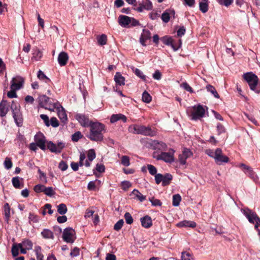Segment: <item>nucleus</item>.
<instances>
[{"label":"nucleus","mask_w":260,"mask_h":260,"mask_svg":"<svg viewBox=\"0 0 260 260\" xmlns=\"http://www.w3.org/2000/svg\"><path fill=\"white\" fill-rule=\"evenodd\" d=\"M29 222H38L39 221V217L36 215H35L32 213H29Z\"/></svg>","instance_id":"nucleus-61"},{"label":"nucleus","mask_w":260,"mask_h":260,"mask_svg":"<svg viewBox=\"0 0 260 260\" xmlns=\"http://www.w3.org/2000/svg\"><path fill=\"white\" fill-rule=\"evenodd\" d=\"M24 79L20 76L14 77L11 81V89L19 90L22 87Z\"/></svg>","instance_id":"nucleus-15"},{"label":"nucleus","mask_w":260,"mask_h":260,"mask_svg":"<svg viewBox=\"0 0 260 260\" xmlns=\"http://www.w3.org/2000/svg\"><path fill=\"white\" fill-rule=\"evenodd\" d=\"M121 164L124 166L128 167L130 165L129 158L127 156H122L121 157Z\"/></svg>","instance_id":"nucleus-50"},{"label":"nucleus","mask_w":260,"mask_h":260,"mask_svg":"<svg viewBox=\"0 0 260 260\" xmlns=\"http://www.w3.org/2000/svg\"><path fill=\"white\" fill-rule=\"evenodd\" d=\"M142 100L146 103H149L152 100V98L147 91H144L142 94Z\"/></svg>","instance_id":"nucleus-44"},{"label":"nucleus","mask_w":260,"mask_h":260,"mask_svg":"<svg viewBox=\"0 0 260 260\" xmlns=\"http://www.w3.org/2000/svg\"><path fill=\"white\" fill-rule=\"evenodd\" d=\"M208 1H203L199 3L200 10L203 13H206L208 11Z\"/></svg>","instance_id":"nucleus-34"},{"label":"nucleus","mask_w":260,"mask_h":260,"mask_svg":"<svg viewBox=\"0 0 260 260\" xmlns=\"http://www.w3.org/2000/svg\"><path fill=\"white\" fill-rule=\"evenodd\" d=\"M46 186L42 185V184H38L35 186L34 187V190L36 192L39 193V192H44L45 191Z\"/></svg>","instance_id":"nucleus-48"},{"label":"nucleus","mask_w":260,"mask_h":260,"mask_svg":"<svg viewBox=\"0 0 260 260\" xmlns=\"http://www.w3.org/2000/svg\"><path fill=\"white\" fill-rule=\"evenodd\" d=\"M38 99L39 105L41 107L51 111H54L55 108L58 107V106H59V104L57 102L52 103L50 101V99L45 95L39 96Z\"/></svg>","instance_id":"nucleus-6"},{"label":"nucleus","mask_w":260,"mask_h":260,"mask_svg":"<svg viewBox=\"0 0 260 260\" xmlns=\"http://www.w3.org/2000/svg\"><path fill=\"white\" fill-rule=\"evenodd\" d=\"M35 251L37 255V260H44V256L41 253V248L40 247H36Z\"/></svg>","instance_id":"nucleus-51"},{"label":"nucleus","mask_w":260,"mask_h":260,"mask_svg":"<svg viewBox=\"0 0 260 260\" xmlns=\"http://www.w3.org/2000/svg\"><path fill=\"white\" fill-rule=\"evenodd\" d=\"M20 247L18 245H14L12 248V253L14 256H16L19 254V249Z\"/></svg>","instance_id":"nucleus-55"},{"label":"nucleus","mask_w":260,"mask_h":260,"mask_svg":"<svg viewBox=\"0 0 260 260\" xmlns=\"http://www.w3.org/2000/svg\"><path fill=\"white\" fill-rule=\"evenodd\" d=\"M118 22L120 25L127 28L140 25L139 21L134 18L125 15H120L118 17Z\"/></svg>","instance_id":"nucleus-4"},{"label":"nucleus","mask_w":260,"mask_h":260,"mask_svg":"<svg viewBox=\"0 0 260 260\" xmlns=\"http://www.w3.org/2000/svg\"><path fill=\"white\" fill-rule=\"evenodd\" d=\"M95 152L93 149H91L88 151L87 156L88 159L85 161V166L86 167H89L90 166L89 161H92L95 158Z\"/></svg>","instance_id":"nucleus-25"},{"label":"nucleus","mask_w":260,"mask_h":260,"mask_svg":"<svg viewBox=\"0 0 260 260\" xmlns=\"http://www.w3.org/2000/svg\"><path fill=\"white\" fill-rule=\"evenodd\" d=\"M121 120L123 122L126 121V117L125 115L121 114H113L110 118V122L115 123L118 120Z\"/></svg>","instance_id":"nucleus-27"},{"label":"nucleus","mask_w":260,"mask_h":260,"mask_svg":"<svg viewBox=\"0 0 260 260\" xmlns=\"http://www.w3.org/2000/svg\"><path fill=\"white\" fill-rule=\"evenodd\" d=\"M76 119L84 127L89 126L90 124L92 123V122L89 120L87 116L82 114H77L76 115Z\"/></svg>","instance_id":"nucleus-16"},{"label":"nucleus","mask_w":260,"mask_h":260,"mask_svg":"<svg viewBox=\"0 0 260 260\" xmlns=\"http://www.w3.org/2000/svg\"><path fill=\"white\" fill-rule=\"evenodd\" d=\"M162 43L168 46H171L174 51L177 50V47L173 42V40L171 37L165 36L161 38Z\"/></svg>","instance_id":"nucleus-23"},{"label":"nucleus","mask_w":260,"mask_h":260,"mask_svg":"<svg viewBox=\"0 0 260 260\" xmlns=\"http://www.w3.org/2000/svg\"><path fill=\"white\" fill-rule=\"evenodd\" d=\"M206 89L208 92H210L211 93H212L215 98L217 99L219 98L220 96L219 94L217 92L215 88L212 85H207L206 86Z\"/></svg>","instance_id":"nucleus-35"},{"label":"nucleus","mask_w":260,"mask_h":260,"mask_svg":"<svg viewBox=\"0 0 260 260\" xmlns=\"http://www.w3.org/2000/svg\"><path fill=\"white\" fill-rule=\"evenodd\" d=\"M82 136L81 133L80 132H77L72 135V139L73 141L77 142Z\"/></svg>","instance_id":"nucleus-57"},{"label":"nucleus","mask_w":260,"mask_h":260,"mask_svg":"<svg viewBox=\"0 0 260 260\" xmlns=\"http://www.w3.org/2000/svg\"><path fill=\"white\" fill-rule=\"evenodd\" d=\"M150 146L153 149L160 151L166 150L167 148V145L165 143L156 140L151 141L150 142Z\"/></svg>","instance_id":"nucleus-18"},{"label":"nucleus","mask_w":260,"mask_h":260,"mask_svg":"<svg viewBox=\"0 0 260 260\" xmlns=\"http://www.w3.org/2000/svg\"><path fill=\"white\" fill-rule=\"evenodd\" d=\"M132 196L134 197V198L139 200L141 202H143L146 199V197L143 196L140 193L137 189H134L132 192Z\"/></svg>","instance_id":"nucleus-31"},{"label":"nucleus","mask_w":260,"mask_h":260,"mask_svg":"<svg viewBox=\"0 0 260 260\" xmlns=\"http://www.w3.org/2000/svg\"><path fill=\"white\" fill-rule=\"evenodd\" d=\"M44 193L49 197H51L55 194V192L52 187H46Z\"/></svg>","instance_id":"nucleus-47"},{"label":"nucleus","mask_w":260,"mask_h":260,"mask_svg":"<svg viewBox=\"0 0 260 260\" xmlns=\"http://www.w3.org/2000/svg\"><path fill=\"white\" fill-rule=\"evenodd\" d=\"M124 218L126 223L131 224L133 222V218L129 212H126L124 214Z\"/></svg>","instance_id":"nucleus-49"},{"label":"nucleus","mask_w":260,"mask_h":260,"mask_svg":"<svg viewBox=\"0 0 260 260\" xmlns=\"http://www.w3.org/2000/svg\"><path fill=\"white\" fill-rule=\"evenodd\" d=\"M181 200V197L180 194H176L173 196L172 204L174 206L177 207L179 206Z\"/></svg>","instance_id":"nucleus-38"},{"label":"nucleus","mask_w":260,"mask_h":260,"mask_svg":"<svg viewBox=\"0 0 260 260\" xmlns=\"http://www.w3.org/2000/svg\"><path fill=\"white\" fill-rule=\"evenodd\" d=\"M114 80L117 85L121 86L125 84V78L119 72L116 73Z\"/></svg>","instance_id":"nucleus-28"},{"label":"nucleus","mask_w":260,"mask_h":260,"mask_svg":"<svg viewBox=\"0 0 260 260\" xmlns=\"http://www.w3.org/2000/svg\"><path fill=\"white\" fill-rule=\"evenodd\" d=\"M55 109H57L58 116L62 122H65L67 121L68 119L67 115L63 107L59 105L58 107L55 108Z\"/></svg>","instance_id":"nucleus-24"},{"label":"nucleus","mask_w":260,"mask_h":260,"mask_svg":"<svg viewBox=\"0 0 260 260\" xmlns=\"http://www.w3.org/2000/svg\"><path fill=\"white\" fill-rule=\"evenodd\" d=\"M42 57V52L38 48L34 49L32 53V60L38 61L41 59Z\"/></svg>","instance_id":"nucleus-32"},{"label":"nucleus","mask_w":260,"mask_h":260,"mask_svg":"<svg viewBox=\"0 0 260 260\" xmlns=\"http://www.w3.org/2000/svg\"><path fill=\"white\" fill-rule=\"evenodd\" d=\"M9 111V105L7 101H2L0 103V116L4 117Z\"/></svg>","instance_id":"nucleus-26"},{"label":"nucleus","mask_w":260,"mask_h":260,"mask_svg":"<svg viewBox=\"0 0 260 260\" xmlns=\"http://www.w3.org/2000/svg\"><path fill=\"white\" fill-rule=\"evenodd\" d=\"M62 238L67 243H73L76 238L75 231L71 228L65 229L63 232Z\"/></svg>","instance_id":"nucleus-10"},{"label":"nucleus","mask_w":260,"mask_h":260,"mask_svg":"<svg viewBox=\"0 0 260 260\" xmlns=\"http://www.w3.org/2000/svg\"><path fill=\"white\" fill-rule=\"evenodd\" d=\"M133 70L138 77H139V78H140L141 79L144 81L146 80V77L145 75L143 74V72L141 70H140L138 69L134 68L133 69Z\"/></svg>","instance_id":"nucleus-43"},{"label":"nucleus","mask_w":260,"mask_h":260,"mask_svg":"<svg viewBox=\"0 0 260 260\" xmlns=\"http://www.w3.org/2000/svg\"><path fill=\"white\" fill-rule=\"evenodd\" d=\"M147 168L149 173L152 175H155L157 173L156 168L152 165H148Z\"/></svg>","instance_id":"nucleus-53"},{"label":"nucleus","mask_w":260,"mask_h":260,"mask_svg":"<svg viewBox=\"0 0 260 260\" xmlns=\"http://www.w3.org/2000/svg\"><path fill=\"white\" fill-rule=\"evenodd\" d=\"M181 86L183 87L185 90L187 91H189L190 93L193 92V90L192 88L186 83L184 82L181 85Z\"/></svg>","instance_id":"nucleus-63"},{"label":"nucleus","mask_w":260,"mask_h":260,"mask_svg":"<svg viewBox=\"0 0 260 260\" xmlns=\"http://www.w3.org/2000/svg\"><path fill=\"white\" fill-rule=\"evenodd\" d=\"M172 179V175L170 174H166L165 176H163L162 185L166 186L168 185Z\"/></svg>","instance_id":"nucleus-41"},{"label":"nucleus","mask_w":260,"mask_h":260,"mask_svg":"<svg viewBox=\"0 0 260 260\" xmlns=\"http://www.w3.org/2000/svg\"><path fill=\"white\" fill-rule=\"evenodd\" d=\"M67 207L64 204H60L57 206V212L61 215H63L67 212Z\"/></svg>","instance_id":"nucleus-39"},{"label":"nucleus","mask_w":260,"mask_h":260,"mask_svg":"<svg viewBox=\"0 0 260 260\" xmlns=\"http://www.w3.org/2000/svg\"><path fill=\"white\" fill-rule=\"evenodd\" d=\"M121 188L123 190H126L132 186V184L129 181H124L121 182Z\"/></svg>","instance_id":"nucleus-60"},{"label":"nucleus","mask_w":260,"mask_h":260,"mask_svg":"<svg viewBox=\"0 0 260 260\" xmlns=\"http://www.w3.org/2000/svg\"><path fill=\"white\" fill-rule=\"evenodd\" d=\"M178 227H190L195 228L196 223L194 221L183 220L177 224Z\"/></svg>","instance_id":"nucleus-30"},{"label":"nucleus","mask_w":260,"mask_h":260,"mask_svg":"<svg viewBox=\"0 0 260 260\" xmlns=\"http://www.w3.org/2000/svg\"><path fill=\"white\" fill-rule=\"evenodd\" d=\"M163 175L161 174H156L155 175V180L156 183L159 184L161 182H162Z\"/></svg>","instance_id":"nucleus-64"},{"label":"nucleus","mask_w":260,"mask_h":260,"mask_svg":"<svg viewBox=\"0 0 260 260\" xmlns=\"http://www.w3.org/2000/svg\"><path fill=\"white\" fill-rule=\"evenodd\" d=\"M85 158H86L85 154L84 153H80L79 164H78L77 162H72L71 164V167L72 169L74 171H76L79 169V166L81 167V166H83V165H85L84 161Z\"/></svg>","instance_id":"nucleus-19"},{"label":"nucleus","mask_w":260,"mask_h":260,"mask_svg":"<svg viewBox=\"0 0 260 260\" xmlns=\"http://www.w3.org/2000/svg\"><path fill=\"white\" fill-rule=\"evenodd\" d=\"M47 146L51 152L59 153L61 152L62 149L64 147V144L62 142H58L57 144H55L50 141L47 143Z\"/></svg>","instance_id":"nucleus-11"},{"label":"nucleus","mask_w":260,"mask_h":260,"mask_svg":"<svg viewBox=\"0 0 260 260\" xmlns=\"http://www.w3.org/2000/svg\"><path fill=\"white\" fill-rule=\"evenodd\" d=\"M175 151L170 149L168 152H161L158 153L157 152H154L153 157L157 160H162L166 162H172L174 160V154Z\"/></svg>","instance_id":"nucleus-5"},{"label":"nucleus","mask_w":260,"mask_h":260,"mask_svg":"<svg viewBox=\"0 0 260 260\" xmlns=\"http://www.w3.org/2000/svg\"><path fill=\"white\" fill-rule=\"evenodd\" d=\"M5 168L7 169H10L12 167V162L11 158L10 157H6L4 162Z\"/></svg>","instance_id":"nucleus-45"},{"label":"nucleus","mask_w":260,"mask_h":260,"mask_svg":"<svg viewBox=\"0 0 260 260\" xmlns=\"http://www.w3.org/2000/svg\"><path fill=\"white\" fill-rule=\"evenodd\" d=\"M35 141L39 147L43 150L46 149L45 136L41 133H38L35 136Z\"/></svg>","instance_id":"nucleus-14"},{"label":"nucleus","mask_w":260,"mask_h":260,"mask_svg":"<svg viewBox=\"0 0 260 260\" xmlns=\"http://www.w3.org/2000/svg\"><path fill=\"white\" fill-rule=\"evenodd\" d=\"M130 132L137 134H141L145 136H154L156 135L157 132L155 128H151L149 126L144 125H133L129 127Z\"/></svg>","instance_id":"nucleus-2"},{"label":"nucleus","mask_w":260,"mask_h":260,"mask_svg":"<svg viewBox=\"0 0 260 260\" xmlns=\"http://www.w3.org/2000/svg\"><path fill=\"white\" fill-rule=\"evenodd\" d=\"M4 215L5 220L8 223L10 217V207L8 203H6L4 205Z\"/></svg>","instance_id":"nucleus-33"},{"label":"nucleus","mask_w":260,"mask_h":260,"mask_svg":"<svg viewBox=\"0 0 260 260\" xmlns=\"http://www.w3.org/2000/svg\"><path fill=\"white\" fill-rule=\"evenodd\" d=\"M151 38V33L149 30L147 29H144L143 30V32L141 34L140 38V42L142 45L143 46H145L146 41Z\"/></svg>","instance_id":"nucleus-20"},{"label":"nucleus","mask_w":260,"mask_h":260,"mask_svg":"<svg viewBox=\"0 0 260 260\" xmlns=\"http://www.w3.org/2000/svg\"><path fill=\"white\" fill-rule=\"evenodd\" d=\"M216 154L214 159L217 164L220 165L223 162H228L229 161V158L222 153L221 149H216Z\"/></svg>","instance_id":"nucleus-13"},{"label":"nucleus","mask_w":260,"mask_h":260,"mask_svg":"<svg viewBox=\"0 0 260 260\" xmlns=\"http://www.w3.org/2000/svg\"><path fill=\"white\" fill-rule=\"evenodd\" d=\"M192 152L188 148H184L182 153L178 156V160L181 165H184L186 164V159L192 155Z\"/></svg>","instance_id":"nucleus-12"},{"label":"nucleus","mask_w":260,"mask_h":260,"mask_svg":"<svg viewBox=\"0 0 260 260\" xmlns=\"http://www.w3.org/2000/svg\"><path fill=\"white\" fill-rule=\"evenodd\" d=\"M243 77L248 84L251 90L254 91L256 93L260 92V90L257 88L258 82V79L257 76L252 72H248L244 74Z\"/></svg>","instance_id":"nucleus-3"},{"label":"nucleus","mask_w":260,"mask_h":260,"mask_svg":"<svg viewBox=\"0 0 260 260\" xmlns=\"http://www.w3.org/2000/svg\"><path fill=\"white\" fill-rule=\"evenodd\" d=\"M181 260H194L191 254L185 251L181 253Z\"/></svg>","instance_id":"nucleus-46"},{"label":"nucleus","mask_w":260,"mask_h":260,"mask_svg":"<svg viewBox=\"0 0 260 260\" xmlns=\"http://www.w3.org/2000/svg\"><path fill=\"white\" fill-rule=\"evenodd\" d=\"M170 18L171 17H170L169 14L166 11L161 15V19L162 21L165 23L168 22Z\"/></svg>","instance_id":"nucleus-58"},{"label":"nucleus","mask_w":260,"mask_h":260,"mask_svg":"<svg viewBox=\"0 0 260 260\" xmlns=\"http://www.w3.org/2000/svg\"><path fill=\"white\" fill-rule=\"evenodd\" d=\"M153 78L157 80H159L161 79L162 77V74L158 70H156L152 75Z\"/></svg>","instance_id":"nucleus-62"},{"label":"nucleus","mask_w":260,"mask_h":260,"mask_svg":"<svg viewBox=\"0 0 260 260\" xmlns=\"http://www.w3.org/2000/svg\"><path fill=\"white\" fill-rule=\"evenodd\" d=\"M97 40L99 44L100 45H104L107 43V36L105 34H102L97 37Z\"/></svg>","instance_id":"nucleus-40"},{"label":"nucleus","mask_w":260,"mask_h":260,"mask_svg":"<svg viewBox=\"0 0 260 260\" xmlns=\"http://www.w3.org/2000/svg\"><path fill=\"white\" fill-rule=\"evenodd\" d=\"M41 235L45 239H52L54 238L53 233L49 230L44 229L42 232Z\"/></svg>","instance_id":"nucleus-36"},{"label":"nucleus","mask_w":260,"mask_h":260,"mask_svg":"<svg viewBox=\"0 0 260 260\" xmlns=\"http://www.w3.org/2000/svg\"><path fill=\"white\" fill-rule=\"evenodd\" d=\"M11 108L13 112V116L16 124L18 126H21L23 122V118L22 114L20 112V105L18 104L13 102Z\"/></svg>","instance_id":"nucleus-8"},{"label":"nucleus","mask_w":260,"mask_h":260,"mask_svg":"<svg viewBox=\"0 0 260 260\" xmlns=\"http://www.w3.org/2000/svg\"><path fill=\"white\" fill-rule=\"evenodd\" d=\"M140 221L142 226L145 228L148 229L152 225V220L151 218L148 215L142 217L140 219Z\"/></svg>","instance_id":"nucleus-21"},{"label":"nucleus","mask_w":260,"mask_h":260,"mask_svg":"<svg viewBox=\"0 0 260 260\" xmlns=\"http://www.w3.org/2000/svg\"><path fill=\"white\" fill-rule=\"evenodd\" d=\"M23 179L19 177H13L12 179V183L13 186L18 189H20L23 187V184L22 183Z\"/></svg>","instance_id":"nucleus-29"},{"label":"nucleus","mask_w":260,"mask_h":260,"mask_svg":"<svg viewBox=\"0 0 260 260\" xmlns=\"http://www.w3.org/2000/svg\"><path fill=\"white\" fill-rule=\"evenodd\" d=\"M139 5L140 6L136 9L139 12H142L144 10L149 11L153 8L152 4L149 0H143Z\"/></svg>","instance_id":"nucleus-17"},{"label":"nucleus","mask_w":260,"mask_h":260,"mask_svg":"<svg viewBox=\"0 0 260 260\" xmlns=\"http://www.w3.org/2000/svg\"><path fill=\"white\" fill-rule=\"evenodd\" d=\"M241 211L249 222L251 223H255V228L257 229L258 226H260V218L255 212L248 208H243Z\"/></svg>","instance_id":"nucleus-7"},{"label":"nucleus","mask_w":260,"mask_h":260,"mask_svg":"<svg viewBox=\"0 0 260 260\" xmlns=\"http://www.w3.org/2000/svg\"><path fill=\"white\" fill-rule=\"evenodd\" d=\"M58 168L62 171H64L68 168V166L65 161L62 160L59 162Z\"/></svg>","instance_id":"nucleus-59"},{"label":"nucleus","mask_w":260,"mask_h":260,"mask_svg":"<svg viewBox=\"0 0 260 260\" xmlns=\"http://www.w3.org/2000/svg\"><path fill=\"white\" fill-rule=\"evenodd\" d=\"M19 247H23L27 250H30L32 249V242L28 240H24L21 243L19 244Z\"/></svg>","instance_id":"nucleus-37"},{"label":"nucleus","mask_w":260,"mask_h":260,"mask_svg":"<svg viewBox=\"0 0 260 260\" xmlns=\"http://www.w3.org/2000/svg\"><path fill=\"white\" fill-rule=\"evenodd\" d=\"M149 201L152 205L154 206H160L161 205V203L160 200L155 199L154 198H150Z\"/></svg>","instance_id":"nucleus-56"},{"label":"nucleus","mask_w":260,"mask_h":260,"mask_svg":"<svg viewBox=\"0 0 260 260\" xmlns=\"http://www.w3.org/2000/svg\"><path fill=\"white\" fill-rule=\"evenodd\" d=\"M205 114L204 108L202 105H199L192 107L190 117L191 119L197 120L204 117Z\"/></svg>","instance_id":"nucleus-9"},{"label":"nucleus","mask_w":260,"mask_h":260,"mask_svg":"<svg viewBox=\"0 0 260 260\" xmlns=\"http://www.w3.org/2000/svg\"><path fill=\"white\" fill-rule=\"evenodd\" d=\"M124 221L122 219L119 220L114 225V229L115 231H119L123 226Z\"/></svg>","instance_id":"nucleus-52"},{"label":"nucleus","mask_w":260,"mask_h":260,"mask_svg":"<svg viewBox=\"0 0 260 260\" xmlns=\"http://www.w3.org/2000/svg\"><path fill=\"white\" fill-rule=\"evenodd\" d=\"M89 127L90 133L88 138L92 141H102L103 140L102 132L105 131V126L103 124L95 122L90 124Z\"/></svg>","instance_id":"nucleus-1"},{"label":"nucleus","mask_w":260,"mask_h":260,"mask_svg":"<svg viewBox=\"0 0 260 260\" xmlns=\"http://www.w3.org/2000/svg\"><path fill=\"white\" fill-rule=\"evenodd\" d=\"M183 4L189 7H193L196 4L195 0H183Z\"/></svg>","instance_id":"nucleus-54"},{"label":"nucleus","mask_w":260,"mask_h":260,"mask_svg":"<svg viewBox=\"0 0 260 260\" xmlns=\"http://www.w3.org/2000/svg\"><path fill=\"white\" fill-rule=\"evenodd\" d=\"M69 59V56L65 52H60L58 56V61L60 66H65Z\"/></svg>","instance_id":"nucleus-22"},{"label":"nucleus","mask_w":260,"mask_h":260,"mask_svg":"<svg viewBox=\"0 0 260 260\" xmlns=\"http://www.w3.org/2000/svg\"><path fill=\"white\" fill-rule=\"evenodd\" d=\"M37 76L39 79L44 81L46 83L50 81V80L41 70L39 71Z\"/></svg>","instance_id":"nucleus-42"}]
</instances>
